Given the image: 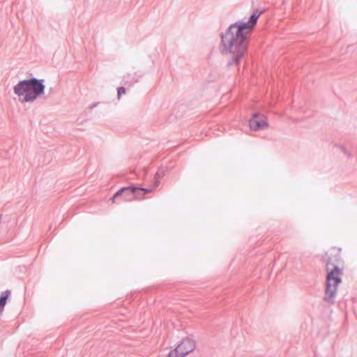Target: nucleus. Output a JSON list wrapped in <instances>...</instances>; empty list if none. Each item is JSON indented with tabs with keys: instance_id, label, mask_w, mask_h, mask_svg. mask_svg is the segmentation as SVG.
Returning a JSON list of instances; mask_svg holds the SVG:
<instances>
[{
	"instance_id": "20e7f679",
	"label": "nucleus",
	"mask_w": 357,
	"mask_h": 357,
	"mask_svg": "<svg viewBox=\"0 0 357 357\" xmlns=\"http://www.w3.org/2000/svg\"><path fill=\"white\" fill-rule=\"evenodd\" d=\"M196 347V341L190 337L183 338L180 344L174 349H172L168 357H185L192 352Z\"/></svg>"
},
{
	"instance_id": "423d86ee",
	"label": "nucleus",
	"mask_w": 357,
	"mask_h": 357,
	"mask_svg": "<svg viewBox=\"0 0 357 357\" xmlns=\"http://www.w3.org/2000/svg\"><path fill=\"white\" fill-rule=\"evenodd\" d=\"M249 126L252 130H261L268 127V122L264 116L255 112L249 120Z\"/></svg>"
},
{
	"instance_id": "f8f14e48",
	"label": "nucleus",
	"mask_w": 357,
	"mask_h": 357,
	"mask_svg": "<svg viewBox=\"0 0 357 357\" xmlns=\"http://www.w3.org/2000/svg\"><path fill=\"white\" fill-rule=\"evenodd\" d=\"M160 178L155 175L154 176V181H153V190L155 189L160 183Z\"/></svg>"
},
{
	"instance_id": "7ed1b4c3",
	"label": "nucleus",
	"mask_w": 357,
	"mask_h": 357,
	"mask_svg": "<svg viewBox=\"0 0 357 357\" xmlns=\"http://www.w3.org/2000/svg\"><path fill=\"white\" fill-rule=\"evenodd\" d=\"M344 266H326V281L324 301L330 305L335 303L337 287L342 282Z\"/></svg>"
},
{
	"instance_id": "f03ea898",
	"label": "nucleus",
	"mask_w": 357,
	"mask_h": 357,
	"mask_svg": "<svg viewBox=\"0 0 357 357\" xmlns=\"http://www.w3.org/2000/svg\"><path fill=\"white\" fill-rule=\"evenodd\" d=\"M45 79L30 77L22 79L13 86V92L22 102H33L45 94Z\"/></svg>"
},
{
	"instance_id": "2eb2a0df",
	"label": "nucleus",
	"mask_w": 357,
	"mask_h": 357,
	"mask_svg": "<svg viewBox=\"0 0 357 357\" xmlns=\"http://www.w3.org/2000/svg\"><path fill=\"white\" fill-rule=\"evenodd\" d=\"M98 105V102H93L91 104L90 108L93 109V107H96Z\"/></svg>"
},
{
	"instance_id": "ddd939ff",
	"label": "nucleus",
	"mask_w": 357,
	"mask_h": 357,
	"mask_svg": "<svg viewBox=\"0 0 357 357\" xmlns=\"http://www.w3.org/2000/svg\"><path fill=\"white\" fill-rule=\"evenodd\" d=\"M339 147L340 148L341 151L343 153L347 154L349 157H351V155L349 153H347V148L345 146H344L343 145H340Z\"/></svg>"
},
{
	"instance_id": "4468645a",
	"label": "nucleus",
	"mask_w": 357,
	"mask_h": 357,
	"mask_svg": "<svg viewBox=\"0 0 357 357\" xmlns=\"http://www.w3.org/2000/svg\"><path fill=\"white\" fill-rule=\"evenodd\" d=\"M142 173H143V177H146L148 174V169H146V168H144L143 170H142Z\"/></svg>"
},
{
	"instance_id": "f257e3e1",
	"label": "nucleus",
	"mask_w": 357,
	"mask_h": 357,
	"mask_svg": "<svg viewBox=\"0 0 357 357\" xmlns=\"http://www.w3.org/2000/svg\"><path fill=\"white\" fill-rule=\"evenodd\" d=\"M264 10L255 9L248 21L238 20L232 23L220 33V52L222 54L231 55L228 67L240 65L250 43L248 33L256 26Z\"/></svg>"
},
{
	"instance_id": "39448f33",
	"label": "nucleus",
	"mask_w": 357,
	"mask_h": 357,
	"mask_svg": "<svg viewBox=\"0 0 357 357\" xmlns=\"http://www.w3.org/2000/svg\"><path fill=\"white\" fill-rule=\"evenodd\" d=\"M137 186L131 185L129 186H124L121 188L117 192L114 193L112 197V203L117 202V200L121 198L126 202H131L135 199H141V197L137 194Z\"/></svg>"
},
{
	"instance_id": "9d476101",
	"label": "nucleus",
	"mask_w": 357,
	"mask_h": 357,
	"mask_svg": "<svg viewBox=\"0 0 357 357\" xmlns=\"http://www.w3.org/2000/svg\"><path fill=\"white\" fill-rule=\"evenodd\" d=\"M137 188H139L137 190V194L141 197H142V199L144 198L143 195H141V192H143L144 194H149L151 192H152L153 190V188H142V187H137Z\"/></svg>"
},
{
	"instance_id": "0eeeda50",
	"label": "nucleus",
	"mask_w": 357,
	"mask_h": 357,
	"mask_svg": "<svg viewBox=\"0 0 357 357\" xmlns=\"http://www.w3.org/2000/svg\"><path fill=\"white\" fill-rule=\"evenodd\" d=\"M328 256L325 259L326 266H343V260L341 255V249L336 250L335 248L329 251V254L326 253Z\"/></svg>"
},
{
	"instance_id": "9b49d317",
	"label": "nucleus",
	"mask_w": 357,
	"mask_h": 357,
	"mask_svg": "<svg viewBox=\"0 0 357 357\" xmlns=\"http://www.w3.org/2000/svg\"><path fill=\"white\" fill-rule=\"evenodd\" d=\"M126 93V88L124 86H119L117 88L118 98L120 99L123 94Z\"/></svg>"
},
{
	"instance_id": "6e6552de",
	"label": "nucleus",
	"mask_w": 357,
	"mask_h": 357,
	"mask_svg": "<svg viewBox=\"0 0 357 357\" xmlns=\"http://www.w3.org/2000/svg\"><path fill=\"white\" fill-rule=\"evenodd\" d=\"M142 76V75L138 74L137 73H135L133 74L128 73L123 77V80L126 84H128L129 86H132L138 82Z\"/></svg>"
},
{
	"instance_id": "1a4fd4ad",
	"label": "nucleus",
	"mask_w": 357,
	"mask_h": 357,
	"mask_svg": "<svg viewBox=\"0 0 357 357\" xmlns=\"http://www.w3.org/2000/svg\"><path fill=\"white\" fill-rule=\"evenodd\" d=\"M168 172V169L166 167H160L158 171L155 172V175L159 178H162L164 176L167 172Z\"/></svg>"
}]
</instances>
